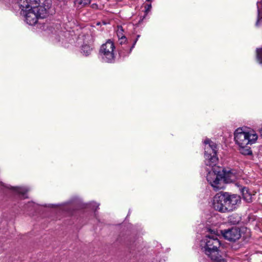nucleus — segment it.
I'll return each mask as SVG.
<instances>
[{"label":"nucleus","instance_id":"f257e3e1","mask_svg":"<svg viewBox=\"0 0 262 262\" xmlns=\"http://www.w3.org/2000/svg\"><path fill=\"white\" fill-rule=\"evenodd\" d=\"M205 163L206 166L211 168L207 174V180L213 190L217 191L225 187V184L234 181L236 178L235 172L232 169L227 170L224 168L216 166L218 158L216 156L217 145L210 139L204 141Z\"/></svg>","mask_w":262,"mask_h":262},{"label":"nucleus","instance_id":"f03ea898","mask_svg":"<svg viewBox=\"0 0 262 262\" xmlns=\"http://www.w3.org/2000/svg\"><path fill=\"white\" fill-rule=\"evenodd\" d=\"M240 203L241 198L239 195L221 192L213 197L212 207L219 212H226L233 211Z\"/></svg>","mask_w":262,"mask_h":262},{"label":"nucleus","instance_id":"7ed1b4c3","mask_svg":"<svg viewBox=\"0 0 262 262\" xmlns=\"http://www.w3.org/2000/svg\"><path fill=\"white\" fill-rule=\"evenodd\" d=\"M258 138L254 130H245L243 128H237L234 132V140L239 147L240 152L245 156L251 155L250 146L255 143Z\"/></svg>","mask_w":262,"mask_h":262},{"label":"nucleus","instance_id":"20e7f679","mask_svg":"<svg viewBox=\"0 0 262 262\" xmlns=\"http://www.w3.org/2000/svg\"><path fill=\"white\" fill-rule=\"evenodd\" d=\"M51 0H46L45 3L35 7L34 5L32 6L31 9L23 11L21 14L24 16L28 24L33 26L36 24L38 18H43L46 17L48 9L51 7Z\"/></svg>","mask_w":262,"mask_h":262},{"label":"nucleus","instance_id":"39448f33","mask_svg":"<svg viewBox=\"0 0 262 262\" xmlns=\"http://www.w3.org/2000/svg\"><path fill=\"white\" fill-rule=\"evenodd\" d=\"M202 249L210 259L219 261L221 259L219 248L221 246L220 241L213 236H206L201 242Z\"/></svg>","mask_w":262,"mask_h":262},{"label":"nucleus","instance_id":"423d86ee","mask_svg":"<svg viewBox=\"0 0 262 262\" xmlns=\"http://www.w3.org/2000/svg\"><path fill=\"white\" fill-rule=\"evenodd\" d=\"M115 48L113 42L110 40L101 46L99 54L103 61L112 63L115 61Z\"/></svg>","mask_w":262,"mask_h":262},{"label":"nucleus","instance_id":"0eeeda50","mask_svg":"<svg viewBox=\"0 0 262 262\" xmlns=\"http://www.w3.org/2000/svg\"><path fill=\"white\" fill-rule=\"evenodd\" d=\"M220 233L225 239L231 242H235L242 237L241 229L237 227L221 230Z\"/></svg>","mask_w":262,"mask_h":262},{"label":"nucleus","instance_id":"6e6552de","mask_svg":"<svg viewBox=\"0 0 262 262\" xmlns=\"http://www.w3.org/2000/svg\"><path fill=\"white\" fill-rule=\"evenodd\" d=\"M46 0H19L18 4L20 8L21 9V12L27 11L31 8L34 5V7L45 3Z\"/></svg>","mask_w":262,"mask_h":262},{"label":"nucleus","instance_id":"1a4fd4ad","mask_svg":"<svg viewBox=\"0 0 262 262\" xmlns=\"http://www.w3.org/2000/svg\"><path fill=\"white\" fill-rule=\"evenodd\" d=\"M140 37V35H138L137 36V38L134 41V43H133L132 46L131 47L129 46H125L124 48H123V49L126 52V53H124L123 51H122L121 50L119 51V54L120 56H125L127 55H128L129 53H130L132 50L134 48L138 38Z\"/></svg>","mask_w":262,"mask_h":262},{"label":"nucleus","instance_id":"9d476101","mask_svg":"<svg viewBox=\"0 0 262 262\" xmlns=\"http://www.w3.org/2000/svg\"><path fill=\"white\" fill-rule=\"evenodd\" d=\"M243 199L247 203L252 201V194L249 192V189L244 187L242 190Z\"/></svg>","mask_w":262,"mask_h":262},{"label":"nucleus","instance_id":"9b49d317","mask_svg":"<svg viewBox=\"0 0 262 262\" xmlns=\"http://www.w3.org/2000/svg\"><path fill=\"white\" fill-rule=\"evenodd\" d=\"M241 221V216L237 214H233L228 217V222L233 225L238 224Z\"/></svg>","mask_w":262,"mask_h":262},{"label":"nucleus","instance_id":"f8f14e48","mask_svg":"<svg viewBox=\"0 0 262 262\" xmlns=\"http://www.w3.org/2000/svg\"><path fill=\"white\" fill-rule=\"evenodd\" d=\"M92 51V48L88 45H84L81 47V53L85 56H89Z\"/></svg>","mask_w":262,"mask_h":262},{"label":"nucleus","instance_id":"ddd939ff","mask_svg":"<svg viewBox=\"0 0 262 262\" xmlns=\"http://www.w3.org/2000/svg\"><path fill=\"white\" fill-rule=\"evenodd\" d=\"M91 0H75L74 3L78 7H84L90 4Z\"/></svg>","mask_w":262,"mask_h":262},{"label":"nucleus","instance_id":"4468645a","mask_svg":"<svg viewBox=\"0 0 262 262\" xmlns=\"http://www.w3.org/2000/svg\"><path fill=\"white\" fill-rule=\"evenodd\" d=\"M13 189L18 193L23 195H24L28 191L25 188L23 187H15Z\"/></svg>","mask_w":262,"mask_h":262},{"label":"nucleus","instance_id":"2eb2a0df","mask_svg":"<svg viewBox=\"0 0 262 262\" xmlns=\"http://www.w3.org/2000/svg\"><path fill=\"white\" fill-rule=\"evenodd\" d=\"M123 29L122 26H118V29L117 30V36L119 38H122L123 37H124L125 35L123 34Z\"/></svg>","mask_w":262,"mask_h":262},{"label":"nucleus","instance_id":"dca6fc26","mask_svg":"<svg viewBox=\"0 0 262 262\" xmlns=\"http://www.w3.org/2000/svg\"><path fill=\"white\" fill-rule=\"evenodd\" d=\"M257 59L260 63H262V48L256 50Z\"/></svg>","mask_w":262,"mask_h":262},{"label":"nucleus","instance_id":"f3484780","mask_svg":"<svg viewBox=\"0 0 262 262\" xmlns=\"http://www.w3.org/2000/svg\"><path fill=\"white\" fill-rule=\"evenodd\" d=\"M151 9V4H147L145 5V15H147V14L150 11Z\"/></svg>","mask_w":262,"mask_h":262},{"label":"nucleus","instance_id":"a211bd4d","mask_svg":"<svg viewBox=\"0 0 262 262\" xmlns=\"http://www.w3.org/2000/svg\"><path fill=\"white\" fill-rule=\"evenodd\" d=\"M119 42L121 45L125 44L127 41L126 38L125 36L123 37L122 38H119Z\"/></svg>","mask_w":262,"mask_h":262},{"label":"nucleus","instance_id":"6ab92c4d","mask_svg":"<svg viewBox=\"0 0 262 262\" xmlns=\"http://www.w3.org/2000/svg\"><path fill=\"white\" fill-rule=\"evenodd\" d=\"M92 205H93V208L95 207V210H96L97 208H98L99 204H97L96 202H93L92 203Z\"/></svg>","mask_w":262,"mask_h":262},{"label":"nucleus","instance_id":"aec40b11","mask_svg":"<svg viewBox=\"0 0 262 262\" xmlns=\"http://www.w3.org/2000/svg\"><path fill=\"white\" fill-rule=\"evenodd\" d=\"M259 8H258V13H259ZM258 21H259V16H258V19H257V20L256 23V25L257 26L258 25Z\"/></svg>","mask_w":262,"mask_h":262},{"label":"nucleus","instance_id":"412c9836","mask_svg":"<svg viewBox=\"0 0 262 262\" xmlns=\"http://www.w3.org/2000/svg\"><path fill=\"white\" fill-rule=\"evenodd\" d=\"M1 185H2V186H4V187H7V188H10V187H9V186H5V185H4V184L3 183H1Z\"/></svg>","mask_w":262,"mask_h":262},{"label":"nucleus","instance_id":"4be33fe9","mask_svg":"<svg viewBox=\"0 0 262 262\" xmlns=\"http://www.w3.org/2000/svg\"><path fill=\"white\" fill-rule=\"evenodd\" d=\"M151 0H146V2H150Z\"/></svg>","mask_w":262,"mask_h":262}]
</instances>
